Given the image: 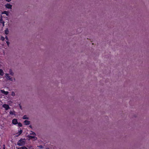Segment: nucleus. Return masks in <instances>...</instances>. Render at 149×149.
<instances>
[{
	"label": "nucleus",
	"instance_id": "nucleus-1",
	"mask_svg": "<svg viewBox=\"0 0 149 149\" xmlns=\"http://www.w3.org/2000/svg\"><path fill=\"white\" fill-rule=\"evenodd\" d=\"M5 77L7 80L10 81H13L14 80V81H15V78H13L11 77L8 73L5 74Z\"/></svg>",
	"mask_w": 149,
	"mask_h": 149
},
{
	"label": "nucleus",
	"instance_id": "nucleus-2",
	"mask_svg": "<svg viewBox=\"0 0 149 149\" xmlns=\"http://www.w3.org/2000/svg\"><path fill=\"white\" fill-rule=\"evenodd\" d=\"M25 141L24 139H21L18 141L17 144L19 146H23L25 145Z\"/></svg>",
	"mask_w": 149,
	"mask_h": 149
},
{
	"label": "nucleus",
	"instance_id": "nucleus-3",
	"mask_svg": "<svg viewBox=\"0 0 149 149\" xmlns=\"http://www.w3.org/2000/svg\"><path fill=\"white\" fill-rule=\"evenodd\" d=\"M2 107L3 108H5L6 110H8L10 108V107L9 105L6 104H4L3 105Z\"/></svg>",
	"mask_w": 149,
	"mask_h": 149
},
{
	"label": "nucleus",
	"instance_id": "nucleus-4",
	"mask_svg": "<svg viewBox=\"0 0 149 149\" xmlns=\"http://www.w3.org/2000/svg\"><path fill=\"white\" fill-rule=\"evenodd\" d=\"M9 73H8L9 74V75H11L12 76H14V73L13 71L11 69H10L9 70Z\"/></svg>",
	"mask_w": 149,
	"mask_h": 149
},
{
	"label": "nucleus",
	"instance_id": "nucleus-5",
	"mask_svg": "<svg viewBox=\"0 0 149 149\" xmlns=\"http://www.w3.org/2000/svg\"><path fill=\"white\" fill-rule=\"evenodd\" d=\"M5 7L7 8L11 9L12 8V5L10 3H7L5 5Z\"/></svg>",
	"mask_w": 149,
	"mask_h": 149
},
{
	"label": "nucleus",
	"instance_id": "nucleus-6",
	"mask_svg": "<svg viewBox=\"0 0 149 149\" xmlns=\"http://www.w3.org/2000/svg\"><path fill=\"white\" fill-rule=\"evenodd\" d=\"M24 124L25 125H29L30 124V121L27 120H25L24 122Z\"/></svg>",
	"mask_w": 149,
	"mask_h": 149
},
{
	"label": "nucleus",
	"instance_id": "nucleus-7",
	"mask_svg": "<svg viewBox=\"0 0 149 149\" xmlns=\"http://www.w3.org/2000/svg\"><path fill=\"white\" fill-rule=\"evenodd\" d=\"M1 92L5 95H7L8 94L9 92L8 91H4L1 90H0Z\"/></svg>",
	"mask_w": 149,
	"mask_h": 149
},
{
	"label": "nucleus",
	"instance_id": "nucleus-8",
	"mask_svg": "<svg viewBox=\"0 0 149 149\" xmlns=\"http://www.w3.org/2000/svg\"><path fill=\"white\" fill-rule=\"evenodd\" d=\"M12 123L14 125H16L18 123L17 121V119H14L12 120Z\"/></svg>",
	"mask_w": 149,
	"mask_h": 149
},
{
	"label": "nucleus",
	"instance_id": "nucleus-9",
	"mask_svg": "<svg viewBox=\"0 0 149 149\" xmlns=\"http://www.w3.org/2000/svg\"><path fill=\"white\" fill-rule=\"evenodd\" d=\"M0 23L2 24L3 26V27L4 26L5 22L3 21V19L2 18L0 19Z\"/></svg>",
	"mask_w": 149,
	"mask_h": 149
},
{
	"label": "nucleus",
	"instance_id": "nucleus-10",
	"mask_svg": "<svg viewBox=\"0 0 149 149\" xmlns=\"http://www.w3.org/2000/svg\"><path fill=\"white\" fill-rule=\"evenodd\" d=\"M29 139H34V140H36L37 139V138L35 136H29Z\"/></svg>",
	"mask_w": 149,
	"mask_h": 149
},
{
	"label": "nucleus",
	"instance_id": "nucleus-11",
	"mask_svg": "<svg viewBox=\"0 0 149 149\" xmlns=\"http://www.w3.org/2000/svg\"><path fill=\"white\" fill-rule=\"evenodd\" d=\"M2 14H5L7 16H8L9 14V12L4 11L2 12Z\"/></svg>",
	"mask_w": 149,
	"mask_h": 149
},
{
	"label": "nucleus",
	"instance_id": "nucleus-12",
	"mask_svg": "<svg viewBox=\"0 0 149 149\" xmlns=\"http://www.w3.org/2000/svg\"><path fill=\"white\" fill-rule=\"evenodd\" d=\"M9 32V30H8V29L7 28L5 30V31H4V33L6 35H7L8 34Z\"/></svg>",
	"mask_w": 149,
	"mask_h": 149
},
{
	"label": "nucleus",
	"instance_id": "nucleus-13",
	"mask_svg": "<svg viewBox=\"0 0 149 149\" xmlns=\"http://www.w3.org/2000/svg\"><path fill=\"white\" fill-rule=\"evenodd\" d=\"M4 74V72L3 70L1 69H0V75L1 76H3Z\"/></svg>",
	"mask_w": 149,
	"mask_h": 149
},
{
	"label": "nucleus",
	"instance_id": "nucleus-14",
	"mask_svg": "<svg viewBox=\"0 0 149 149\" xmlns=\"http://www.w3.org/2000/svg\"><path fill=\"white\" fill-rule=\"evenodd\" d=\"M17 149H28L25 146L22 147L17 148Z\"/></svg>",
	"mask_w": 149,
	"mask_h": 149
},
{
	"label": "nucleus",
	"instance_id": "nucleus-15",
	"mask_svg": "<svg viewBox=\"0 0 149 149\" xmlns=\"http://www.w3.org/2000/svg\"><path fill=\"white\" fill-rule=\"evenodd\" d=\"M30 134H31V135H34V136H36V133L34 132H33L32 131H30Z\"/></svg>",
	"mask_w": 149,
	"mask_h": 149
},
{
	"label": "nucleus",
	"instance_id": "nucleus-16",
	"mask_svg": "<svg viewBox=\"0 0 149 149\" xmlns=\"http://www.w3.org/2000/svg\"><path fill=\"white\" fill-rule=\"evenodd\" d=\"M22 118L23 119H29V118L27 117V116L24 115V116H23V117Z\"/></svg>",
	"mask_w": 149,
	"mask_h": 149
},
{
	"label": "nucleus",
	"instance_id": "nucleus-17",
	"mask_svg": "<svg viewBox=\"0 0 149 149\" xmlns=\"http://www.w3.org/2000/svg\"><path fill=\"white\" fill-rule=\"evenodd\" d=\"M11 95L12 96H14L15 95V93L14 92L12 91L11 93Z\"/></svg>",
	"mask_w": 149,
	"mask_h": 149
},
{
	"label": "nucleus",
	"instance_id": "nucleus-18",
	"mask_svg": "<svg viewBox=\"0 0 149 149\" xmlns=\"http://www.w3.org/2000/svg\"><path fill=\"white\" fill-rule=\"evenodd\" d=\"M18 123V126H19L22 127V125L21 123Z\"/></svg>",
	"mask_w": 149,
	"mask_h": 149
},
{
	"label": "nucleus",
	"instance_id": "nucleus-19",
	"mask_svg": "<svg viewBox=\"0 0 149 149\" xmlns=\"http://www.w3.org/2000/svg\"><path fill=\"white\" fill-rule=\"evenodd\" d=\"M5 38L3 36H1V40L2 41H3L5 40Z\"/></svg>",
	"mask_w": 149,
	"mask_h": 149
},
{
	"label": "nucleus",
	"instance_id": "nucleus-20",
	"mask_svg": "<svg viewBox=\"0 0 149 149\" xmlns=\"http://www.w3.org/2000/svg\"><path fill=\"white\" fill-rule=\"evenodd\" d=\"M38 146V147L39 148H43V146H42V145H40L39 146Z\"/></svg>",
	"mask_w": 149,
	"mask_h": 149
},
{
	"label": "nucleus",
	"instance_id": "nucleus-21",
	"mask_svg": "<svg viewBox=\"0 0 149 149\" xmlns=\"http://www.w3.org/2000/svg\"><path fill=\"white\" fill-rule=\"evenodd\" d=\"M6 43H7V45L8 46H9V44H10V42H9L7 41L6 42Z\"/></svg>",
	"mask_w": 149,
	"mask_h": 149
},
{
	"label": "nucleus",
	"instance_id": "nucleus-22",
	"mask_svg": "<svg viewBox=\"0 0 149 149\" xmlns=\"http://www.w3.org/2000/svg\"><path fill=\"white\" fill-rule=\"evenodd\" d=\"M8 102H9V104H11V103H13V102L12 101H8Z\"/></svg>",
	"mask_w": 149,
	"mask_h": 149
},
{
	"label": "nucleus",
	"instance_id": "nucleus-23",
	"mask_svg": "<svg viewBox=\"0 0 149 149\" xmlns=\"http://www.w3.org/2000/svg\"><path fill=\"white\" fill-rule=\"evenodd\" d=\"M22 130H21L20 131H19V134H21L22 132Z\"/></svg>",
	"mask_w": 149,
	"mask_h": 149
},
{
	"label": "nucleus",
	"instance_id": "nucleus-24",
	"mask_svg": "<svg viewBox=\"0 0 149 149\" xmlns=\"http://www.w3.org/2000/svg\"><path fill=\"white\" fill-rule=\"evenodd\" d=\"M5 38H6V40H8V38L7 36H6V37H5Z\"/></svg>",
	"mask_w": 149,
	"mask_h": 149
},
{
	"label": "nucleus",
	"instance_id": "nucleus-25",
	"mask_svg": "<svg viewBox=\"0 0 149 149\" xmlns=\"http://www.w3.org/2000/svg\"><path fill=\"white\" fill-rule=\"evenodd\" d=\"M11 0H6V1L8 2H10Z\"/></svg>",
	"mask_w": 149,
	"mask_h": 149
},
{
	"label": "nucleus",
	"instance_id": "nucleus-26",
	"mask_svg": "<svg viewBox=\"0 0 149 149\" xmlns=\"http://www.w3.org/2000/svg\"><path fill=\"white\" fill-rule=\"evenodd\" d=\"M10 114H13V112L11 111H10Z\"/></svg>",
	"mask_w": 149,
	"mask_h": 149
},
{
	"label": "nucleus",
	"instance_id": "nucleus-27",
	"mask_svg": "<svg viewBox=\"0 0 149 149\" xmlns=\"http://www.w3.org/2000/svg\"><path fill=\"white\" fill-rule=\"evenodd\" d=\"M29 127L31 128H32V127L31 125H29Z\"/></svg>",
	"mask_w": 149,
	"mask_h": 149
},
{
	"label": "nucleus",
	"instance_id": "nucleus-28",
	"mask_svg": "<svg viewBox=\"0 0 149 149\" xmlns=\"http://www.w3.org/2000/svg\"><path fill=\"white\" fill-rule=\"evenodd\" d=\"M3 148H4V149H5V145H3Z\"/></svg>",
	"mask_w": 149,
	"mask_h": 149
},
{
	"label": "nucleus",
	"instance_id": "nucleus-29",
	"mask_svg": "<svg viewBox=\"0 0 149 149\" xmlns=\"http://www.w3.org/2000/svg\"><path fill=\"white\" fill-rule=\"evenodd\" d=\"M46 149H49V148H46Z\"/></svg>",
	"mask_w": 149,
	"mask_h": 149
}]
</instances>
